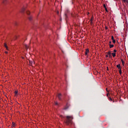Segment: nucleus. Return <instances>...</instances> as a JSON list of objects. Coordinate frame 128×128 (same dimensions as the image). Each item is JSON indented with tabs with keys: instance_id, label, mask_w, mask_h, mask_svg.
I'll return each instance as SVG.
<instances>
[{
	"instance_id": "31",
	"label": "nucleus",
	"mask_w": 128,
	"mask_h": 128,
	"mask_svg": "<svg viewBox=\"0 0 128 128\" xmlns=\"http://www.w3.org/2000/svg\"><path fill=\"white\" fill-rule=\"evenodd\" d=\"M106 90H108V88H106Z\"/></svg>"
},
{
	"instance_id": "3",
	"label": "nucleus",
	"mask_w": 128,
	"mask_h": 128,
	"mask_svg": "<svg viewBox=\"0 0 128 128\" xmlns=\"http://www.w3.org/2000/svg\"><path fill=\"white\" fill-rule=\"evenodd\" d=\"M124 4H126V6H128V0H122Z\"/></svg>"
},
{
	"instance_id": "5",
	"label": "nucleus",
	"mask_w": 128,
	"mask_h": 128,
	"mask_svg": "<svg viewBox=\"0 0 128 128\" xmlns=\"http://www.w3.org/2000/svg\"><path fill=\"white\" fill-rule=\"evenodd\" d=\"M116 68H118V70H122V66H120V64L116 65Z\"/></svg>"
},
{
	"instance_id": "12",
	"label": "nucleus",
	"mask_w": 128,
	"mask_h": 128,
	"mask_svg": "<svg viewBox=\"0 0 128 128\" xmlns=\"http://www.w3.org/2000/svg\"><path fill=\"white\" fill-rule=\"evenodd\" d=\"M12 126L13 127L16 126V124L14 123V122H12Z\"/></svg>"
},
{
	"instance_id": "21",
	"label": "nucleus",
	"mask_w": 128,
	"mask_h": 128,
	"mask_svg": "<svg viewBox=\"0 0 128 128\" xmlns=\"http://www.w3.org/2000/svg\"><path fill=\"white\" fill-rule=\"evenodd\" d=\"M114 53L116 54V50H114Z\"/></svg>"
},
{
	"instance_id": "8",
	"label": "nucleus",
	"mask_w": 128,
	"mask_h": 128,
	"mask_svg": "<svg viewBox=\"0 0 128 128\" xmlns=\"http://www.w3.org/2000/svg\"><path fill=\"white\" fill-rule=\"evenodd\" d=\"M58 96L59 100H60V98H62V94H58Z\"/></svg>"
},
{
	"instance_id": "30",
	"label": "nucleus",
	"mask_w": 128,
	"mask_h": 128,
	"mask_svg": "<svg viewBox=\"0 0 128 128\" xmlns=\"http://www.w3.org/2000/svg\"><path fill=\"white\" fill-rule=\"evenodd\" d=\"M22 60H24V57H22Z\"/></svg>"
},
{
	"instance_id": "24",
	"label": "nucleus",
	"mask_w": 128,
	"mask_h": 128,
	"mask_svg": "<svg viewBox=\"0 0 128 128\" xmlns=\"http://www.w3.org/2000/svg\"><path fill=\"white\" fill-rule=\"evenodd\" d=\"M105 10H106V12H108V8H105Z\"/></svg>"
},
{
	"instance_id": "13",
	"label": "nucleus",
	"mask_w": 128,
	"mask_h": 128,
	"mask_svg": "<svg viewBox=\"0 0 128 128\" xmlns=\"http://www.w3.org/2000/svg\"><path fill=\"white\" fill-rule=\"evenodd\" d=\"M32 64H33L32 62L30 60V66H32Z\"/></svg>"
},
{
	"instance_id": "15",
	"label": "nucleus",
	"mask_w": 128,
	"mask_h": 128,
	"mask_svg": "<svg viewBox=\"0 0 128 128\" xmlns=\"http://www.w3.org/2000/svg\"><path fill=\"white\" fill-rule=\"evenodd\" d=\"M120 74L122 75V70H118Z\"/></svg>"
},
{
	"instance_id": "28",
	"label": "nucleus",
	"mask_w": 128,
	"mask_h": 128,
	"mask_svg": "<svg viewBox=\"0 0 128 128\" xmlns=\"http://www.w3.org/2000/svg\"><path fill=\"white\" fill-rule=\"evenodd\" d=\"M22 12H24V9L22 10Z\"/></svg>"
},
{
	"instance_id": "14",
	"label": "nucleus",
	"mask_w": 128,
	"mask_h": 128,
	"mask_svg": "<svg viewBox=\"0 0 128 128\" xmlns=\"http://www.w3.org/2000/svg\"><path fill=\"white\" fill-rule=\"evenodd\" d=\"M90 24L92 26V24H94V22L92 21H90Z\"/></svg>"
},
{
	"instance_id": "1",
	"label": "nucleus",
	"mask_w": 128,
	"mask_h": 128,
	"mask_svg": "<svg viewBox=\"0 0 128 128\" xmlns=\"http://www.w3.org/2000/svg\"><path fill=\"white\" fill-rule=\"evenodd\" d=\"M66 124H67V126H68V124H72V120H74V117H72V116H66Z\"/></svg>"
},
{
	"instance_id": "17",
	"label": "nucleus",
	"mask_w": 128,
	"mask_h": 128,
	"mask_svg": "<svg viewBox=\"0 0 128 128\" xmlns=\"http://www.w3.org/2000/svg\"><path fill=\"white\" fill-rule=\"evenodd\" d=\"M103 6L104 8H106V4H104Z\"/></svg>"
},
{
	"instance_id": "26",
	"label": "nucleus",
	"mask_w": 128,
	"mask_h": 128,
	"mask_svg": "<svg viewBox=\"0 0 128 128\" xmlns=\"http://www.w3.org/2000/svg\"><path fill=\"white\" fill-rule=\"evenodd\" d=\"M105 30H108V26L105 27Z\"/></svg>"
},
{
	"instance_id": "4",
	"label": "nucleus",
	"mask_w": 128,
	"mask_h": 128,
	"mask_svg": "<svg viewBox=\"0 0 128 128\" xmlns=\"http://www.w3.org/2000/svg\"><path fill=\"white\" fill-rule=\"evenodd\" d=\"M90 52V50L88 49H86V52H85V56H88V54Z\"/></svg>"
},
{
	"instance_id": "22",
	"label": "nucleus",
	"mask_w": 128,
	"mask_h": 128,
	"mask_svg": "<svg viewBox=\"0 0 128 128\" xmlns=\"http://www.w3.org/2000/svg\"><path fill=\"white\" fill-rule=\"evenodd\" d=\"M106 58H108V54L106 55Z\"/></svg>"
},
{
	"instance_id": "11",
	"label": "nucleus",
	"mask_w": 128,
	"mask_h": 128,
	"mask_svg": "<svg viewBox=\"0 0 128 128\" xmlns=\"http://www.w3.org/2000/svg\"><path fill=\"white\" fill-rule=\"evenodd\" d=\"M94 16H92L91 18H90V22H94Z\"/></svg>"
},
{
	"instance_id": "20",
	"label": "nucleus",
	"mask_w": 128,
	"mask_h": 128,
	"mask_svg": "<svg viewBox=\"0 0 128 128\" xmlns=\"http://www.w3.org/2000/svg\"><path fill=\"white\" fill-rule=\"evenodd\" d=\"M113 44H116V40H112Z\"/></svg>"
},
{
	"instance_id": "16",
	"label": "nucleus",
	"mask_w": 128,
	"mask_h": 128,
	"mask_svg": "<svg viewBox=\"0 0 128 128\" xmlns=\"http://www.w3.org/2000/svg\"><path fill=\"white\" fill-rule=\"evenodd\" d=\"M111 38H112V40H114V36H112Z\"/></svg>"
},
{
	"instance_id": "6",
	"label": "nucleus",
	"mask_w": 128,
	"mask_h": 128,
	"mask_svg": "<svg viewBox=\"0 0 128 128\" xmlns=\"http://www.w3.org/2000/svg\"><path fill=\"white\" fill-rule=\"evenodd\" d=\"M4 48H6L7 50H8V45H6V43L4 44Z\"/></svg>"
},
{
	"instance_id": "32",
	"label": "nucleus",
	"mask_w": 128,
	"mask_h": 128,
	"mask_svg": "<svg viewBox=\"0 0 128 128\" xmlns=\"http://www.w3.org/2000/svg\"><path fill=\"white\" fill-rule=\"evenodd\" d=\"M108 96V94H107V96Z\"/></svg>"
},
{
	"instance_id": "7",
	"label": "nucleus",
	"mask_w": 128,
	"mask_h": 128,
	"mask_svg": "<svg viewBox=\"0 0 128 128\" xmlns=\"http://www.w3.org/2000/svg\"><path fill=\"white\" fill-rule=\"evenodd\" d=\"M121 62L123 66H124V59H121Z\"/></svg>"
},
{
	"instance_id": "10",
	"label": "nucleus",
	"mask_w": 128,
	"mask_h": 128,
	"mask_svg": "<svg viewBox=\"0 0 128 128\" xmlns=\"http://www.w3.org/2000/svg\"><path fill=\"white\" fill-rule=\"evenodd\" d=\"M112 56L113 58H114L116 56V53L112 52Z\"/></svg>"
},
{
	"instance_id": "25",
	"label": "nucleus",
	"mask_w": 128,
	"mask_h": 128,
	"mask_svg": "<svg viewBox=\"0 0 128 128\" xmlns=\"http://www.w3.org/2000/svg\"><path fill=\"white\" fill-rule=\"evenodd\" d=\"M55 104H56V106H57V104H58V102H55Z\"/></svg>"
},
{
	"instance_id": "19",
	"label": "nucleus",
	"mask_w": 128,
	"mask_h": 128,
	"mask_svg": "<svg viewBox=\"0 0 128 128\" xmlns=\"http://www.w3.org/2000/svg\"><path fill=\"white\" fill-rule=\"evenodd\" d=\"M18 92L17 90H16L14 92L15 94H18Z\"/></svg>"
},
{
	"instance_id": "27",
	"label": "nucleus",
	"mask_w": 128,
	"mask_h": 128,
	"mask_svg": "<svg viewBox=\"0 0 128 128\" xmlns=\"http://www.w3.org/2000/svg\"><path fill=\"white\" fill-rule=\"evenodd\" d=\"M109 44H112V42L110 41V42H109Z\"/></svg>"
},
{
	"instance_id": "18",
	"label": "nucleus",
	"mask_w": 128,
	"mask_h": 128,
	"mask_svg": "<svg viewBox=\"0 0 128 128\" xmlns=\"http://www.w3.org/2000/svg\"><path fill=\"white\" fill-rule=\"evenodd\" d=\"M26 14H30V11H27Z\"/></svg>"
},
{
	"instance_id": "23",
	"label": "nucleus",
	"mask_w": 128,
	"mask_h": 128,
	"mask_svg": "<svg viewBox=\"0 0 128 128\" xmlns=\"http://www.w3.org/2000/svg\"><path fill=\"white\" fill-rule=\"evenodd\" d=\"M109 100H110V101L112 100V98H109Z\"/></svg>"
},
{
	"instance_id": "9",
	"label": "nucleus",
	"mask_w": 128,
	"mask_h": 128,
	"mask_svg": "<svg viewBox=\"0 0 128 128\" xmlns=\"http://www.w3.org/2000/svg\"><path fill=\"white\" fill-rule=\"evenodd\" d=\"M109 46H110V48H114V44H110Z\"/></svg>"
},
{
	"instance_id": "2",
	"label": "nucleus",
	"mask_w": 128,
	"mask_h": 128,
	"mask_svg": "<svg viewBox=\"0 0 128 128\" xmlns=\"http://www.w3.org/2000/svg\"><path fill=\"white\" fill-rule=\"evenodd\" d=\"M108 54V56L110 58H112V52L110 51H108V52H107Z\"/></svg>"
},
{
	"instance_id": "29",
	"label": "nucleus",
	"mask_w": 128,
	"mask_h": 128,
	"mask_svg": "<svg viewBox=\"0 0 128 128\" xmlns=\"http://www.w3.org/2000/svg\"><path fill=\"white\" fill-rule=\"evenodd\" d=\"M5 54H8V52L6 51Z\"/></svg>"
}]
</instances>
